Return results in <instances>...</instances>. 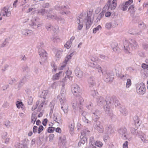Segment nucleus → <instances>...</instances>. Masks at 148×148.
Instances as JSON below:
<instances>
[{
  "mask_svg": "<svg viewBox=\"0 0 148 148\" xmlns=\"http://www.w3.org/2000/svg\"><path fill=\"white\" fill-rule=\"evenodd\" d=\"M76 75L79 78H82L83 76V72L79 68H76L75 70Z\"/></svg>",
  "mask_w": 148,
  "mask_h": 148,
  "instance_id": "22",
  "label": "nucleus"
},
{
  "mask_svg": "<svg viewBox=\"0 0 148 148\" xmlns=\"http://www.w3.org/2000/svg\"><path fill=\"white\" fill-rule=\"evenodd\" d=\"M62 71H60L59 73H57L55 75H53L52 77V79L53 80H56L59 79L60 77V74L62 73Z\"/></svg>",
  "mask_w": 148,
  "mask_h": 148,
  "instance_id": "34",
  "label": "nucleus"
},
{
  "mask_svg": "<svg viewBox=\"0 0 148 148\" xmlns=\"http://www.w3.org/2000/svg\"><path fill=\"white\" fill-rule=\"evenodd\" d=\"M71 90L74 95L76 96H79L81 94V90L80 88L77 85H73L71 86Z\"/></svg>",
  "mask_w": 148,
  "mask_h": 148,
  "instance_id": "3",
  "label": "nucleus"
},
{
  "mask_svg": "<svg viewBox=\"0 0 148 148\" xmlns=\"http://www.w3.org/2000/svg\"><path fill=\"white\" fill-rule=\"evenodd\" d=\"M133 120L135 123V124L136 125H140L139 123V119L138 116H136L133 117Z\"/></svg>",
  "mask_w": 148,
  "mask_h": 148,
  "instance_id": "32",
  "label": "nucleus"
},
{
  "mask_svg": "<svg viewBox=\"0 0 148 148\" xmlns=\"http://www.w3.org/2000/svg\"><path fill=\"white\" fill-rule=\"evenodd\" d=\"M116 72L117 75L120 77L122 75L121 69V68H119L118 67H116L115 68Z\"/></svg>",
  "mask_w": 148,
  "mask_h": 148,
  "instance_id": "30",
  "label": "nucleus"
},
{
  "mask_svg": "<svg viewBox=\"0 0 148 148\" xmlns=\"http://www.w3.org/2000/svg\"><path fill=\"white\" fill-rule=\"evenodd\" d=\"M8 8L9 7H5L3 8V10H1L3 11V12H5V14H6L7 12L8 11Z\"/></svg>",
  "mask_w": 148,
  "mask_h": 148,
  "instance_id": "62",
  "label": "nucleus"
},
{
  "mask_svg": "<svg viewBox=\"0 0 148 148\" xmlns=\"http://www.w3.org/2000/svg\"><path fill=\"white\" fill-rule=\"evenodd\" d=\"M111 47L113 51L116 53H119L120 51V49L118 47V44L116 42H114L111 44Z\"/></svg>",
  "mask_w": 148,
  "mask_h": 148,
  "instance_id": "14",
  "label": "nucleus"
},
{
  "mask_svg": "<svg viewBox=\"0 0 148 148\" xmlns=\"http://www.w3.org/2000/svg\"><path fill=\"white\" fill-rule=\"evenodd\" d=\"M22 34L24 35L29 36L32 33V31L30 29H23L22 31Z\"/></svg>",
  "mask_w": 148,
  "mask_h": 148,
  "instance_id": "25",
  "label": "nucleus"
},
{
  "mask_svg": "<svg viewBox=\"0 0 148 148\" xmlns=\"http://www.w3.org/2000/svg\"><path fill=\"white\" fill-rule=\"evenodd\" d=\"M136 129L133 127L131 128L130 129L131 133L132 134L136 135V136H138L139 137L141 138L142 136V135L140 134L141 133H140V132H139L138 131H137L136 132Z\"/></svg>",
  "mask_w": 148,
  "mask_h": 148,
  "instance_id": "24",
  "label": "nucleus"
},
{
  "mask_svg": "<svg viewBox=\"0 0 148 148\" xmlns=\"http://www.w3.org/2000/svg\"><path fill=\"white\" fill-rule=\"evenodd\" d=\"M104 15V13L103 12H101L99 14L98 17L96 19V20H97V22L98 21H100L101 19L103 16Z\"/></svg>",
  "mask_w": 148,
  "mask_h": 148,
  "instance_id": "44",
  "label": "nucleus"
},
{
  "mask_svg": "<svg viewBox=\"0 0 148 148\" xmlns=\"http://www.w3.org/2000/svg\"><path fill=\"white\" fill-rule=\"evenodd\" d=\"M69 8V7L67 6H58L57 5L56 6L55 8L56 10H60L63 11H65L66 10Z\"/></svg>",
  "mask_w": 148,
  "mask_h": 148,
  "instance_id": "29",
  "label": "nucleus"
},
{
  "mask_svg": "<svg viewBox=\"0 0 148 148\" xmlns=\"http://www.w3.org/2000/svg\"><path fill=\"white\" fill-rule=\"evenodd\" d=\"M101 27L100 25H98L97 27L93 29V33L94 34L96 33L100 29H101Z\"/></svg>",
  "mask_w": 148,
  "mask_h": 148,
  "instance_id": "42",
  "label": "nucleus"
},
{
  "mask_svg": "<svg viewBox=\"0 0 148 148\" xmlns=\"http://www.w3.org/2000/svg\"><path fill=\"white\" fill-rule=\"evenodd\" d=\"M53 119L58 124L62 123V119L59 114H54L53 115Z\"/></svg>",
  "mask_w": 148,
  "mask_h": 148,
  "instance_id": "17",
  "label": "nucleus"
},
{
  "mask_svg": "<svg viewBox=\"0 0 148 148\" xmlns=\"http://www.w3.org/2000/svg\"><path fill=\"white\" fill-rule=\"evenodd\" d=\"M86 114V112L85 111H83L82 114V115L83 116L82 117V120L83 121L87 123H88V120L86 118V117L85 116Z\"/></svg>",
  "mask_w": 148,
  "mask_h": 148,
  "instance_id": "36",
  "label": "nucleus"
},
{
  "mask_svg": "<svg viewBox=\"0 0 148 148\" xmlns=\"http://www.w3.org/2000/svg\"><path fill=\"white\" fill-rule=\"evenodd\" d=\"M128 142L127 141H125L123 144V148H128Z\"/></svg>",
  "mask_w": 148,
  "mask_h": 148,
  "instance_id": "57",
  "label": "nucleus"
},
{
  "mask_svg": "<svg viewBox=\"0 0 148 148\" xmlns=\"http://www.w3.org/2000/svg\"><path fill=\"white\" fill-rule=\"evenodd\" d=\"M71 41H70L69 42H68L64 45V47H66L67 49H69L71 47Z\"/></svg>",
  "mask_w": 148,
  "mask_h": 148,
  "instance_id": "49",
  "label": "nucleus"
},
{
  "mask_svg": "<svg viewBox=\"0 0 148 148\" xmlns=\"http://www.w3.org/2000/svg\"><path fill=\"white\" fill-rule=\"evenodd\" d=\"M128 10L129 11L131 15L132 16L134 15L135 12L134 6L133 5H130L129 8Z\"/></svg>",
  "mask_w": 148,
  "mask_h": 148,
  "instance_id": "27",
  "label": "nucleus"
},
{
  "mask_svg": "<svg viewBox=\"0 0 148 148\" xmlns=\"http://www.w3.org/2000/svg\"><path fill=\"white\" fill-rule=\"evenodd\" d=\"M73 55V53H71L69 55L67 56L62 63V65L61 66V68H60V70H62L66 66L68 61L71 58V57Z\"/></svg>",
  "mask_w": 148,
  "mask_h": 148,
  "instance_id": "13",
  "label": "nucleus"
},
{
  "mask_svg": "<svg viewBox=\"0 0 148 148\" xmlns=\"http://www.w3.org/2000/svg\"><path fill=\"white\" fill-rule=\"evenodd\" d=\"M93 126L94 129L99 133H103L104 131L103 124L100 121L94 123Z\"/></svg>",
  "mask_w": 148,
  "mask_h": 148,
  "instance_id": "4",
  "label": "nucleus"
},
{
  "mask_svg": "<svg viewBox=\"0 0 148 148\" xmlns=\"http://www.w3.org/2000/svg\"><path fill=\"white\" fill-rule=\"evenodd\" d=\"M55 128L53 127H50L48 128L47 132L48 133H52L53 132Z\"/></svg>",
  "mask_w": 148,
  "mask_h": 148,
  "instance_id": "47",
  "label": "nucleus"
},
{
  "mask_svg": "<svg viewBox=\"0 0 148 148\" xmlns=\"http://www.w3.org/2000/svg\"><path fill=\"white\" fill-rule=\"evenodd\" d=\"M24 83L25 81H24V79H22L17 84V86L16 88L19 89L23 86Z\"/></svg>",
  "mask_w": 148,
  "mask_h": 148,
  "instance_id": "28",
  "label": "nucleus"
},
{
  "mask_svg": "<svg viewBox=\"0 0 148 148\" xmlns=\"http://www.w3.org/2000/svg\"><path fill=\"white\" fill-rule=\"evenodd\" d=\"M65 93L66 90L65 88L63 86L60 94L57 97V98L59 99L60 102L61 103H63V101H66Z\"/></svg>",
  "mask_w": 148,
  "mask_h": 148,
  "instance_id": "6",
  "label": "nucleus"
},
{
  "mask_svg": "<svg viewBox=\"0 0 148 148\" xmlns=\"http://www.w3.org/2000/svg\"><path fill=\"white\" fill-rule=\"evenodd\" d=\"M49 12L47 10L45 9L42 8L38 11V13H40L42 15H43L45 13L47 14Z\"/></svg>",
  "mask_w": 148,
  "mask_h": 148,
  "instance_id": "33",
  "label": "nucleus"
},
{
  "mask_svg": "<svg viewBox=\"0 0 148 148\" xmlns=\"http://www.w3.org/2000/svg\"><path fill=\"white\" fill-rule=\"evenodd\" d=\"M97 102L99 106H102L105 103H106V99L105 100L103 97H98L97 98Z\"/></svg>",
  "mask_w": 148,
  "mask_h": 148,
  "instance_id": "15",
  "label": "nucleus"
},
{
  "mask_svg": "<svg viewBox=\"0 0 148 148\" xmlns=\"http://www.w3.org/2000/svg\"><path fill=\"white\" fill-rule=\"evenodd\" d=\"M114 99V103L116 107L117 106L120 105V103L118 100L117 99L116 97L115 96H113V98Z\"/></svg>",
  "mask_w": 148,
  "mask_h": 148,
  "instance_id": "37",
  "label": "nucleus"
},
{
  "mask_svg": "<svg viewBox=\"0 0 148 148\" xmlns=\"http://www.w3.org/2000/svg\"><path fill=\"white\" fill-rule=\"evenodd\" d=\"M142 68L144 69H146L148 70V65L146 64L143 63L142 65Z\"/></svg>",
  "mask_w": 148,
  "mask_h": 148,
  "instance_id": "56",
  "label": "nucleus"
},
{
  "mask_svg": "<svg viewBox=\"0 0 148 148\" xmlns=\"http://www.w3.org/2000/svg\"><path fill=\"white\" fill-rule=\"evenodd\" d=\"M33 102V98L32 96H30L29 97L28 100V103L29 105H31Z\"/></svg>",
  "mask_w": 148,
  "mask_h": 148,
  "instance_id": "50",
  "label": "nucleus"
},
{
  "mask_svg": "<svg viewBox=\"0 0 148 148\" xmlns=\"http://www.w3.org/2000/svg\"><path fill=\"white\" fill-rule=\"evenodd\" d=\"M61 54V51H58L56 53L55 57L58 58L60 57Z\"/></svg>",
  "mask_w": 148,
  "mask_h": 148,
  "instance_id": "59",
  "label": "nucleus"
},
{
  "mask_svg": "<svg viewBox=\"0 0 148 148\" xmlns=\"http://www.w3.org/2000/svg\"><path fill=\"white\" fill-rule=\"evenodd\" d=\"M88 82L89 84L90 87H92L95 84V82L94 78L92 77H90L88 80Z\"/></svg>",
  "mask_w": 148,
  "mask_h": 148,
  "instance_id": "26",
  "label": "nucleus"
},
{
  "mask_svg": "<svg viewBox=\"0 0 148 148\" xmlns=\"http://www.w3.org/2000/svg\"><path fill=\"white\" fill-rule=\"evenodd\" d=\"M109 136L107 133H105L103 137V140L105 142L109 139Z\"/></svg>",
  "mask_w": 148,
  "mask_h": 148,
  "instance_id": "51",
  "label": "nucleus"
},
{
  "mask_svg": "<svg viewBox=\"0 0 148 148\" xmlns=\"http://www.w3.org/2000/svg\"><path fill=\"white\" fill-rule=\"evenodd\" d=\"M44 129L42 125H40L38 128V134H40L41 132Z\"/></svg>",
  "mask_w": 148,
  "mask_h": 148,
  "instance_id": "54",
  "label": "nucleus"
},
{
  "mask_svg": "<svg viewBox=\"0 0 148 148\" xmlns=\"http://www.w3.org/2000/svg\"><path fill=\"white\" fill-rule=\"evenodd\" d=\"M37 119L36 114L35 113H33L31 116V122L34 124Z\"/></svg>",
  "mask_w": 148,
  "mask_h": 148,
  "instance_id": "31",
  "label": "nucleus"
},
{
  "mask_svg": "<svg viewBox=\"0 0 148 148\" xmlns=\"http://www.w3.org/2000/svg\"><path fill=\"white\" fill-rule=\"evenodd\" d=\"M90 13V15L88 13L87 14V18L86 19H85L86 20V29H88L90 27L92 23V21L91 18L90 16V12H89Z\"/></svg>",
  "mask_w": 148,
  "mask_h": 148,
  "instance_id": "11",
  "label": "nucleus"
},
{
  "mask_svg": "<svg viewBox=\"0 0 148 148\" xmlns=\"http://www.w3.org/2000/svg\"><path fill=\"white\" fill-rule=\"evenodd\" d=\"M136 89L137 92L140 95H143L145 92L146 89L145 85L143 82L137 84Z\"/></svg>",
  "mask_w": 148,
  "mask_h": 148,
  "instance_id": "2",
  "label": "nucleus"
},
{
  "mask_svg": "<svg viewBox=\"0 0 148 148\" xmlns=\"http://www.w3.org/2000/svg\"><path fill=\"white\" fill-rule=\"evenodd\" d=\"M47 18L48 19H53L54 18L56 20H57L58 19V17L56 15H51L49 13L47 14Z\"/></svg>",
  "mask_w": 148,
  "mask_h": 148,
  "instance_id": "35",
  "label": "nucleus"
},
{
  "mask_svg": "<svg viewBox=\"0 0 148 148\" xmlns=\"http://www.w3.org/2000/svg\"><path fill=\"white\" fill-rule=\"evenodd\" d=\"M24 144H22L20 143H16L14 146L15 148H23Z\"/></svg>",
  "mask_w": 148,
  "mask_h": 148,
  "instance_id": "40",
  "label": "nucleus"
},
{
  "mask_svg": "<svg viewBox=\"0 0 148 148\" xmlns=\"http://www.w3.org/2000/svg\"><path fill=\"white\" fill-rule=\"evenodd\" d=\"M38 52L41 58H44L45 59H46L47 56V52L44 49L38 50Z\"/></svg>",
  "mask_w": 148,
  "mask_h": 148,
  "instance_id": "21",
  "label": "nucleus"
},
{
  "mask_svg": "<svg viewBox=\"0 0 148 148\" xmlns=\"http://www.w3.org/2000/svg\"><path fill=\"white\" fill-rule=\"evenodd\" d=\"M129 75L128 74H125V75H121V76L120 77V78L124 80H125L126 79L127 77Z\"/></svg>",
  "mask_w": 148,
  "mask_h": 148,
  "instance_id": "60",
  "label": "nucleus"
},
{
  "mask_svg": "<svg viewBox=\"0 0 148 148\" xmlns=\"http://www.w3.org/2000/svg\"><path fill=\"white\" fill-rule=\"evenodd\" d=\"M95 143V145L99 147H101L103 145L102 143L99 141H97Z\"/></svg>",
  "mask_w": 148,
  "mask_h": 148,
  "instance_id": "43",
  "label": "nucleus"
},
{
  "mask_svg": "<svg viewBox=\"0 0 148 148\" xmlns=\"http://www.w3.org/2000/svg\"><path fill=\"white\" fill-rule=\"evenodd\" d=\"M66 136L64 135H62L60 136L59 137V143L62 144L63 145H64L66 143Z\"/></svg>",
  "mask_w": 148,
  "mask_h": 148,
  "instance_id": "18",
  "label": "nucleus"
},
{
  "mask_svg": "<svg viewBox=\"0 0 148 148\" xmlns=\"http://www.w3.org/2000/svg\"><path fill=\"white\" fill-rule=\"evenodd\" d=\"M112 73L111 71H107L104 77L105 81L107 82H109L110 81H112L114 77H113Z\"/></svg>",
  "mask_w": 148,
  "mask_h": 148,
  "instance_id": "8",
  "label": "nucleus"
},
{
  "mask_svg": "<svg viewBox=\"0 0 148 148\" xmlns=\"http://www.w3.org/2000/svg\"><path fill=\"white\" fill-rule=\"evenodd\" d=\"M132 84L131 81L130 79H127L126 83V88H128L131 86Z\"/></svg>",
  "mask_w": 148,
  "mask_h": 148,
  "instance_id": "45",
  "label": "nucleus"
},
{
  "mask_svg": "<svg viewBox=\"0 0 148 148\" xmlns=\"http://www.w3.org/2000/svg\"><path fill=\"white\" fill-rule=\"evenodd\" d=\"M85 133L83 132L81 133L82 136H80V140L78 143L79 146H81L82 145H84L86 142L87 141L86 138L84 136Z\"/></svg>",
  "mask_w": 148,
  "mask_h": 148,
  "instance_id": "12",
  "label": "nucleus"
},
{
  "mask_svg": "<svg viewBox=\"0 0 148 148\" xmlns=\"http://www.w3.org/2000/svg\"><path fill=\"white\" fill-rule=\"evenodd\" d=\"M22 69L23 71L24 72H26L28 73L29 71V68L27 66H23Z\"/></svg>",
  "mask_w": 148,
  "mask_h": 148,
  "instance_id": "46",
  "label": "nucleus"
},
{
  "mask_svg": "<svg viewBox=\"0 0 148 148\" xmlns=\"http://www.w3.org/2000/svg\"><path fill=\"white\" fill-rule=\"evenodd\" d=\"M18 103L16 104L17 107L18 108H20L21 106H23V104L22 103V102H19V101H17Z\"/></svg>",
  "mask_w": 148,
  "mask_h": 148,
  "instance_id": "61",
  "label": "nucleus"
},
{
  "mask_svg": "<svg viewBox=\"0 0 148 148\" xmlns=\"http://www.w3.org/2000/svg\"><path fill=\"white\" fill-rule=\"evenodd\" d=\"M112 24L110 23H107L105 25L106 28L108 29H110L111 27Z\"/></svg>",
  "mask_w": 148,
  "mask_h": 148,
  "instance_id": "55",
  "label": "nucleus"
},
{
  "mask_svg": "<svg viewBox=\"0 0 148 148\" xmlns=\"http://www.w3.org/2000/svg\"><path fill=\"white\" fill-rule=\"evenodd\" d=\"M124 47L125 49L127 51H128L129 47V44L127 41H125L124 43Z\"/></svg>",
  "mask_w": 148,
  "mask_h": 148,
  "instance_id": "39",
  "label": "nucleus"
},
{
  "mask_svg": "<svg viewBox=\"0 0 148 148\" xmlns=\"http://www.w3.org/2000/svg\"><path fill=\"white\" fill-rule=\"evenodd\" d=\"M117 0H113L112 3H111V0H109L108 1L107 4L104 7H108V10H114L116 8L117 5Z\"/></svg>",
  "mask_w": 148,
  "mask_h": 148,
  "instance_id": "5",
  "label": "nucleus"
},
{
  "mask_svg": "<svg viewBox=\"0 0 148 148\" xmlns=\"http://www.w3.org/2000/svg\"><path fill=\"white\" fill-rule=\"evenodd\" d=\"M77 100V102L75 105H74V103H73V105H72L73 108L74 109H76V106L77 107H79V110H82L81 105H82V103L84 101V100H83V98L81 97H79Z\"/></svg>",
  "mask_w": 148,
  "mask_h": 148,
  "instance_id": "10",
  "label": "nucleus"
},
{
  "mask_svg": "<svg viewBox=\"0 0 148 148\" xmlns=\"http://www.w3.org/2000/svg\"><path fill=\"white\" fill-rule=\"evenodd\" d=\"M30 75H25L24 77L22 79H24V81L25 82L26 80L29 79L30 78Z\"/></svg>",
  "mask_w": 148,
  "mask_h": 148,
  "instance_id": "63",
  "label": "nucleus"
},
{
  "mask_svg": "<svg viewBox=\"0 0 148 148\" xmlns=\"http://www.w3.org/2000/svg\"><path fill=\"white\" fill-rule=\"evenodd\" d=\"M44 43L43 42H38L37 43V47L38 50H40V49L43 47Z\"/></svg>",
  "mask_w": 148,
  "mask_h": 148,
  "instance_id": "48",
  "label": "nucleus"
},
{
  "mask_svg": "<svg viewBox=\"0 0 148 148\" xmlns=\"http://www.w3.org/2000/svg\"><path fill=\"white\" fill-rule=\"evenodd\" d=\"M63 102L62 103H60L61 105L62 106L61 108L63 111L64 113L66 114L68 112V106L66 103V101H63Z\"/></svg>",
  "mask_w": 148,
  "mask_h": 148,
  "instance_id": "16",
  "label": "nucleus"
},
{
  "mask_svg": "<svg viewBox=\"0 0 148 148\" xmlns=\"http://www.w3.org/2000/svg\"><path fill=\"white\" fill-rule=\"evenodd\" d=\"M99 111L97 110L92 111V120L94 123H97V122H100L99 120Z\"/></svg>",
  "mask_w": 148,
  "mask_h": 148,
  "instance_id": "7",
  "label": "nucleus"
},
{
  "mask_svg": "<svg viewBox=\"0 0 148 148\" xmlns=\"http://www.w3.org/2000/svg\"><path fill=\"white\" fill-rule=\"evenodd\" d=\"M127 131V129L125 127L121 128L118 130V133L123 139L126 140L127 139L126 135Z\"/></svg>",
  "mask_w": 148,
  "mask_h": 148,
  "instance_id": "9",
  "label": "nucleus"
},
{
  "mask_svg": "<svg viewBox=\"0 0 148 148\" xmlns=\"http://www.w3.org/2000/svg\"><path fill=\"white\" fill-rule=\"evenodd\" d=\"M113 98V96L112 97L107 96L106 97V105L103 106V109L106 113L111 117H113L114 116L110 108V107L114 101V99Z\"/></svg>",
  "mask_w": 148,
  "mask_h": 148,
  "instance_id": "1",
  "label": "nucleus"
},
{
  "mask_svg": "<svg viewBox=\"0 0 148 148\" xmlns=\"http://www.w3.org/2000/svg\"><path fill=\"white\" fill-rule=\"evenodd\" d=\"M48 121L47 119L46 118L44 119L42 122V124L44 126H46Z\"/></svg>",
  "mask_w": 148,
  "mask_h": 148,
  "instance_id": "64",
  "label": "nucleus"
},
{
  "mask_svg": "<svg viewBox=\"0 0 148 148\" xmlns=\"http://www.w3.org/2000/svg\"><path fill=\"white\" fill-rule=\"evenodd\" d=\"M39 103V101H36V105L35 106H33L32 108V111L34 110L37 108Z\"/></svg>",
  "mask_w": 148,
  "mask_h": 148,
  "instance_id": "53",
  "label": "nucleus"
},
{
  "mask_svg": "<svg viewBox=\"0 0 148 148\" xmlns=\"http://www.w3.org/2000/svg\"><path fill=\"white\" fill-rule=\"evenodd\" d=\"M90 66L92 68H96L97 69H101L100 66L97 64H95L94 63H91Z\"/></svg>",
  "mask_w": 148,
  "mask_h": 148,
  "instance_id": "41",
  "label": "nucleus"
},
{
  "mask_svg": "<svg viewBox=\"0 0 148 148\" xmlns=\"http://www.w3.org/2000/svg\"><path fill=\"white\" fill-rule=\"evenodd\" d=\"M121 112L124 115H126L127 113V111L125 109H122L121 111Z\"/></svg>",
  "mask_w": 148,
  "mask_h": 148,
  "instance_id": "58",
  "label": "nucleus"
},
{
  "mask_svg": "<svg viewBox=\"0 0 148 148\" xmlns=\"http://www.w3.org/2000/svg\"><path fill=\"white\" fill-rule=\"evenodd\" d=\"M105 130L106 132L110 134H113L114 132V129L110 125H108L106 126Z\"/></svg>",
  "mask_w": 148,
  "mask_h": 148,
  "instance_id": "23",
  "label": "nucleus"
},
{
  "mask_svg": "<svg viewBox=\"0 0 148 148\" xmlns=\"http://www.w3.org/2000/svg\"><path fill=\"white\" fill-rule=\"evenodd\" d=\"M40 18L37 17H34L32 20V23L30 24L31 26H36L38 23L40 22Z\"/></svg>",
  "mask_w": 148,
  "mask_h": 148,
  "instance_id": "19",
  "label": "nucleus"
},
{
  "mask_svg": "<svg viewBox=\"0 0 148 148\" xmlns=\"http://www.w3.org/2000/svg\"><path fill=\"white\" fill-rule=\"evenodd\" d=\"M130 45L132 49H136L138 47L137 43L135 40L134 39H130L129 41Z\"/></svg>",
  "mask_w": 148,
  "mask_h": 148,
  "instance_id": "20",
  "label": "nucleus"
},
{
  "mask_svg": "<svg viewBox=\"0 0 148 148\" xmlns=\"http://www.w3.org/2000/svg\"><path fill=\"white\" fill-rule=\"evenodd\" d=\"M48 93V90H47L42 91L40 95L41 97L45 99Z\"/></svg>",
  "mask_w": 148,
  "mask_h": 148,
  "instance_id": "38",
  "label": "nucleus"
},
{
  "mask_svg": "<svg viewBox=\"0 0 148 148\" xmlns=\"http://www.w3.org/2000/svg\"><path fill=\"white\" fill-rule=\"evenodd\" d=\"M74 127V123H71L69 125V128L70 131L71 132H72L73 131Z\"/></svg>",
  "mask_w": 148,
  "mask_h": 148,
  "instance_id": "52",
  "label": "nucleus"
}]
</instances>
